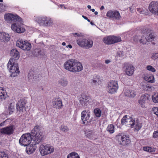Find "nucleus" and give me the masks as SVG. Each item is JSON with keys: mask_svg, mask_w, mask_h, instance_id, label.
I'll list each match as a JSON object with an SVG mask.
<instances>
[{"mask_svg": "<svg viewBox=\"0 0 158 158\" xmlns=\"http://www.w3.org/2000/svg\"><path fill=\"white\" fill-rule=\"evenodd\" d=\"M7 67L10 73L11 77L17 76L20 73L18 64L13 58H10L7 64Z\"/></svg>", "mask_w": 158, "mask_h": 158, "instance_id": "nucleus-1", "label": "nucleus"}, {"mask_svg": "<svg viewBox=\"0 0 158 158\" xmlns=\"http://www.w3.org/2000/svg\"><path fill=\"white\" fill-rule=\"evenodd\" d=\"M40 128L39 126H35L30 133L32 141L37 144L40 143L43 138L42 133L40 131Z\"/></svg>", "mask_w": 158, "mask_h": 158, "instance_id": "nucleus-2", "label": "nucleus"}, {"mask_svg": "<svg viewBox=\"0 0 158 158\" xmlns=\"http://www.w3.org/2000/svg\"><path fill=\"white\" fill-rule=\"evenodd\" d=\"M39 150L41 155L44 156L52 153L54 151V149L52 146L44 143L40 144Z\"/></svg>", "mask_w": 158, "mask_h": 158, "instance_id": "nucleus-3", "label": "nucleus"}, {"mask_svg": "<svg viewBox=\"0 0 158 158\" xmlns=\"http://www.w3.org/2000/svg\"><path fill=\"white\" fill-rule=\"evenodd\" d=\"M118 88V82L116 81H110L106 85V91L109 93L111 94L116 92Z\"/></svg>", "mask_w": 158, "mask_h": 158, "instance_id": "nucleus-4", "label": "nucleus"}, {"mask_svg": "<svg viewBox=\"0 0 158 158\" xmlns=\"http://www.w3.org/2000/svg\"><path fill=\"white\" fill-rule=\"evenodd\" d=\"M32 141L31 135L29 133L24 134L19 139V144L22 146H26Z\"/></svg>", "mask_w": 158, "mask_h": 158, "instance_id": "nucleus-5", "label": "nucleus"}, {"mask_svg": "<svg viewBox=\"0 0 158 158\" xmlns=\"http://www.w3.org/2000/svg\"><path fill=\"white\" fill-rule=\"evenodd\" d=\"M106 16L109 19L120 20L121 18V16L119 12L116 10H109L107 12Z\"/></svg>", "mask_w": 158, "mask_h": 158, "instance_id": "nucleus-6", "label": "nucleus"}, {"mask_svg": "<svg viewBox=\"0 0 158 158\" xmlns=\"http://www.w3.org/2000/svg\"><path fill=\"white\" fill-rule=\"evenodd\" d=\"M16 46L25 51L30 50L31 47V44L27 41H23L21 39L18 40L16 42Z\"/></svg>", "mask_w": 158, "mask_h": 158, "instance_id": "nucleus-7", "label": "nucleus"}, {"mask_svg": "<svg viewBox=\"0 0 158 158\" xmlns=\"http://www.w3.org/2000/svg\"><path fill=\"white\" fill-rule=\"evenodd\" d=\"M81 119L82 123L85 125L90 123L92 120L90 117V112L84 110L81 112Z\"/></svg>", "mask_w": 158, "mask_h": 158, "instance_id": "nucleus-8", "label": "nucleus"}, {"mask_svg": "<svg viewBox=\"0 0 158 158\" xmlns=\"http://www.w3.org/2000/svg\"><path fill=\"white\" fill-rule=\"evenodd\" d=\"M116 138L120 144L124 146L128 144L131 142L128 135H123L121 133L118 134L116 136Z\"/></svg>", "mask_w": 158, "mask_h": 158, "instance_id": "nucleus-9", "label": "nucleus"}, {"mask_svg": "<svg viewBox=\"0 0 158 158\" xmlns=\"http://www.w3.org/2000/svg\"><path fill=\"white\" fill-rule=\"evenodd\" d=\"M23 21H16V22L13 23L11 25L12 29L14 31L18 33H21L24 32L25 29L23 27Z\"/></svg>", "mask_w": 158, "mask_h": 158, "instance_id": "nucleus-10", "label": "nucleus"}, {"mask_svg": "<svg viewBox=\"0 0 158 158\" xmlns=\"http://www.w3.org/2000/svg\"><path fill=\"white\" fill-rule=\"evenodd\" d=\"M121 41V37L119 36H109L105 37L103 39V42L107 44H111Z\"/></svg>", "mask_w": 158, "mask_h": 158, "instance_id": "nucleus-11", "label": "nucleus"}, {"mask_svg": "<svg viewBox=\"0 0 158 158\" xmlns=\"http://www.w3.org/2000/svg\"><path fill=\"white\" fill-rule=\"evenodd\" d=\"M70 72L76 73L80 72L83 69V67L81 63L77 62L75 60L73 59L71 65Z\"/></svg>", "mask_w": 158, "mask_h": 158, "instance_id": "nucleus-12", "label": "nucleus"}, {"mask_svg": "<svg viewBox=\"0 0 158 158\" xmlns=\"http://www.w3.org/2000/svg\"><path fill=\"white\" fill-rule=\"evenodd\" d=\"M4 18L6 21L9 23H11L12 21H20L22 20V19L16 15H14L8 13L5 15Z\"/></svg>", "mask_w": 158, "mask_h": 158, "instance_id": "nucleus-13", "label": "nucleus"}, {"mask_svg": "<svg viewBox=\"0 0 158 158\" xmlns=\"http://www.w3.org/2000/svg\"><path fill=\"white\" fill-rule=\"evenodd\" d=\"M148 9L151 12L158 15V2L152 1L149 5Z\"/></svg>", "mask_w": 158, "mask_h": 158, "instance_id": "nucleus-14", "label": "nucleus"}, {"mask_svg": "<svg viewBox=\"0 0 158 158\" xmlns=\"http://www.w3.org/2000/svg\"><path fill=\"white\" fill-rule=\"evenodd\" d=\"M14 126L11 125L2 128L0 130V132L2 134L10 135L14 133Z\"/></svg>", "mask_w": 158, "mask_h": 158, "instance_id": "nucleus-15", "label": "nucleus"}, {"mask_svg": "<svg viewBox=\"0 0 158 158\" xmlns=\"http://www.w3.org/2000/svg\"><path fill=\"white\" fill-rule=\"evenodd\" d=\"M34 19L39 24H43L45 26H48L50 21L49 18L46 17H35Z\"/></svg>", "mask_w": 158, "mask_h": 158, "instance_id": "nucleus-16", "label": "nucleus"}, {"mask_svg": "<svg viewBox=\"0 0 158 158\" xmlns=\"http://www.w3.org/2000/svg\"><path fill=\"white\" fill-rule=\"evenodd\" d=\"M91 100V98L88 96L83 95L79 98V103L82 106H86Z\"/></svg>", "mask_w": 158, "mask_h": 158, "instance_id": "nucleus-17", "label": "nucleus"}, {"mask_svg": "<svg viewBox=\"0 0 158 158\" xmlns=\"http://www.w3.org/2000/svg\"><path fill=\"white\" fill-rule=\"evenodd\" d=\"M26 103L25 100H20L16 104V109L18 111L20 112H25L26 111L25 106Z\"/></svg>", "mask_w": 158, "mask_h": 158, "instance_id": "nucleus-18", "label": "nucleus"}, {"mask_svg": "<svg viewBox=\"0 0 158 158\" xmlns=\"http://www.w3.org/2000/svg\"><path fill=\"white\" fill-rule=\"evenodd\" d=\"M37 144L32 141L28 144L26 148V151L28 154H30L34 152L36 148V145Z\"/></svg>", "mask_w": 158, "mask_h": 158, "instance_id": "nucleus-19", "label": "nucleus"}, {"mask_svg": "<svg viewBox=\"0 0 158 158\" xmlns=\"http://www.w3.org/2000/svg\"><path fill=\"white\" fill-rule=\"evenodd\" d=\"M145 37L144 39L145 40L146 42V41L150 42L152 41L156 37V35L154 33H151L150 31L145 32L143 33Z\"/></svg>", "mask_w": 158, "mask_h": 158, "instance_id": "nucleus-20", "label": "nucleus"}, {"mask_svg": "<svg viewBox=\"0 0 158 158\" xmlns=\"http://www.w3.org/2000/svg\"><path fill=\"white\" fill-rule=\"evenodd\" d=\"M123 93L126 97L130 98H134L136 95V93L134 90L125 88L123 91Z\"/></svg>", "mask_w": 158, "mask_h": 158, "instance_id": "nucleus-21", "label": "nucleus"}, {"mask_svg": "<svg viewBox=\"0 0 158 158\" xmlns=\"http://www.w3.org/2000/svg\"><path fill=\"white\" fill-rule=\"evenodd\" d=\"M144 35L142 33H140L136 35L134 38L133 40L135 42L139 41L140 42L143 44H146L145 40L144 39Z\"/></svg>", "mask_w": 158, "mask_h": 158, "instance_id": "nucleus-22", "label": "nucleus"}, {"mask_svg": "<svg viewBox=\"0 0 158 158\" xmlns=\"http://www.w3.org/2000/svg\"><path fill=\"white\" fill-rule=\"evenodd\" d=\"M53 105L56 109L61 108L63 106L61 99L59 98L54 99L53 101Z\"/></svg>", "mask_w": 158, "mask_h": 158, "instance_id": "nucleus-23", "label": "nucleus"}, {"mask_svg": "<svg viewBox=\"0 0 158 158\" xmlns=\"http://www.w3.org/2000/svg\"><path fill=\"white\" fill-rule=\"evenodd\" d=\"M10 37L8 33L2 32H0V40L2 41H8L9 40Z\"/></svg>", "mask_w": 158, "mask_h": 158, "instance_id": "nucleus-24", "label": "nucleus"}, {"mask_svg": "<svg viewBox=\"0 0 158 158\" xmlns=\"http://www.w3.org/2000/svg\"><path fill=\"white\" fill-rule=\"evenodd\" d=\"M134 68L131 64H128L126 66V73L129 76L132 75L134 73Z\"/></svg>", "mask_w": 158, "mask_h": 158, "instance_id": "nucleus-25", "label": "nucleus"}, {"mask_svg": "<svg viewBox=\"0 0 158 158\" xmlns=\"http://www.w3.org/2000/svg\"><path fill=\"white\" fill-rule=\"evenodd\" d=\"M73 59L68 60L64 62V68L66 70L70 72V70L72 67V62L73 61Z\"/></svg>", "mask_w": 158, "mask_h": 158, "instance_id": "nucleus-26", "label": "nucleus"}, {"mask_svg": "<svg viewBox=\"0 0 158 158\" xmlns=\"http://www.w3.org/2000/svg\"><path fill=\"white\" fill-rule=\"evenodd\" d=\"M127 115L123 117L121 120V123L122 125H125L126 126H130L131 118H127Z\"/></svg>", "mask_w": 158, "mask_h": 158, "instance_id": "nucleus-27", "label": "nucleus"}, {"mask_svg": "<svg viewBox=\"0 0 158 158\" xmlns=\"http://www.w3.org/2000/svg\"><path fill=\"white\" fill-rule=\"evenodd\" d=\"M144 79L148 82L152 83L154 82V77L152 75L145 74L143 75Z\"/></svg>", "mask_w": 158, "mask_h": 158, "instance_id": "nucleus-28", "label": "nucleus"}, {"mask_svg": "<svg viewBox=\"0 0 158 158\" xmlns=\"http://www.w3.org/2000/svg\"><path fill=\"white\" fill-rule=\"evenodd\" d=\"M10 54L11 56L13 57V58H15V60L18 59L20 56L19 52L16 49L12 50L10 52Z\"/></svg>", "mask_w": 158, "mask_h": 158, "instance_id": "nucleus-29", "label": "nucleus"}, {"mask_svg": "<svg viewBox=\"0 0 158 158\" xmlns=\"http://www.w3.org/2000/svg\"><path fill=\"white\" fill-rule=\"evenodd\" d=\"M85 136L88 138L92 139L94 138L95 133L92 130H86L85 131Z\"/></svg>", "mask_w": 158, "mask_h": 158, "instance_id": "nucleus-30", "label": "nucleus"}, {"mask_svg": "<svg viewBox=\"0 0 158 158\" xmlns=\"http://www.w3.org/2000/svg\"><path fill=\"white\" fill-rule=\"evenodd\" d=\"M7 93L2 87H0V101H3L6 98Z\"/></svg>", "mask_w": 158, "mask_h": 158, "instance_id": "nucleus-31", "label": "nucleus"}, {"mask_svg": "<svg viewBox=\"0 0 158 158\" xmlns=\"http://www.w3.org/2000/svg\"><path fill=\"white\" fill-rule=\"evenodd\" d=\"M150 98V96L149 94H144L141 96V99L139 101V103L142 104L144 103L145 101L149 99Z\"/></svg>", "mask_w": 158, "mask_h": 158, "instance_id": "nucleus-32", "label": "nucleus"}, {"mask_svg": "<svg viewBox=\"0 0 158 158\" xmlns=\"http://www.w3.org/2000/svg\"><path fill=\"white\" fill-rule=\"evenodd\" d=\"M93 43L92 40L86 39L84 48L87 49L91 48L93 46Z\"/></svg>", "mask_w": 158, "mask_h": 158, "instance_id": "nucleus-33", "label": "nucleus"}, {"mask_svg": "<svg viewBox=\"0 0 158 158\" xmlns=\"http://www.w3.org/2000/svg\"><path fill=\"white\" fill-rule=\"evenodd\" d=\"M35 55L40 58L45 57V55L44 52L43 51L36 50L35 51Z\"/></svg>", "mask_w": 158, "mask_h": 158, "instance_id": "nucleus-34", "label": "nucleus"}, {"mask_svg": "<svg viewBox=\"0 0 158 158\" xmlns=\"http://www.w3.org/2000/svg\"><path fill=\"white\" fill-rule=\"evenodd\" d=\"M86 39L79 38L76 40V43L80 47L84 48Z\"/></svg>", "mask_w": 158, "mask_h": 158, "instance_id": "nucleus-35", "label": "nucleus"}, {"mask_svg": "<svg viewBox=\"0 0 158 158\" xmlns=\"http://www.w3.org/2000/svg\"><path fill=\"white\" fill-rule=\"evenodd\" d=\"M58 84L63 87H65L68 84V81L65 78H62L59 80Z\"/></svg>", "mask_w": 158, "mask_h": 158, "instance_id": "nucleus-36", "label": "nucleus"}, {"mask_svg": "<svg viewBox=\"0 0 158 158\" xmlns=\"http://www.w3.org/2000/svg\"><path fill=\"white\" fill-rule=\"evenodd\" d=\"M67 158H80L78 154L75 152L69 153L67 156Z\"/></svg>", "mask_w": 158, "mask_h": 158, "instance_id": "nucleus-37", "label": "nucleus"}, {"mask_svg": "<svg viewBox=\"0 0 158 158\" xmlns=\"http://www.w3.org/2000/svg\"><path fill=\"white\" fill-rule=\"evenodd\" d=\"M139 120L137 118H132L131 119V122H130V126L131 128H133L134 127L138 122Z\"/></svg>", "mask_w": 158, "mask_h": 158, "instance_id": "nucleus-38", "label": "nucleus"}, {"mask_svg": "<svg viewBox=\"0 0 158 158\" xmlns=\"http://www.w3.org/2000/svg\"><path fill=\"white\" fill-rule=\"evenodd\" d=\"M106 130L110 134H112L114 131V127L113 124H109L108 125Z\"/></svg>", "mask_w": 158, "mask_h": 158, "instance_id": "nucleus-39", "label": "nucleus"}, {"mask_svg": "<svg viewBox=\"0 0 158 158\" xmlns=\"http://www.w3.org/2000/svg\"><path fill=\"white\" fill-rule=\"evenodd\" d=\"M94 115L97 117H100L101 116L102 112L99 108H96L94 109Z\"/></svg>", "mask_w": 158, "mask_h": 158, "instance_id": "nucleus-40", "label": "nucleus"}, {"mask_svg": "<svg viewBox=\"0 0 158 158\" xmlns=\"http://www.w3.org/2000/svg\"><path fill=\"white\" fill-rule=\"evenodd\" d=\"M15 106L14 103H10L8 106V110L10 114L12 113L15 110Z\"/></svg>", "mask_w": 158, "mask_h": 158, "instance_id": "nucleus-41", "label": "nucleus"}, {"mask_svg": "<svg viewBox=\"0 0 158 158\" xmlns=\"http://www.w3.org/2000/svg\"><path fill=\"white\" fill-rule=\"evenodd\" d=\"M142 124L140 123L139 121L138 122V123H136V125L134 127L135 131H138L142 127Z\"/></svg>", "mask_w": 158, "mask_h": 158, "instance_id": "nucleus-42", "label": "nucleus"}, {"mask_svg": "<svg viewBox=\"0 0 158 158\" xmlns=\"http://www.w3.org/2000/svg\"><path fill=\"white\" fill-rule=\"evenodd\" d=\"M152 99L154 103H158V93H156L152 96Z\"/></svg>", "mask_w": 158, "mask_h": 158, "instance_id": "nucleus-43", "label": "nucleus"}, {"mask_svg": "<svg viewBox=\"0 0 158 158\" xmlns=\"http://www.w3.org/2000/svg\"><path fill=\"white\" fill-rule=\"evenodd\" d=\"M143 149L144 151L149 152H152L155 151V149L154 148H152L149 147H146L143 148Z\"/></svg>", "mask_w": 158, "mask_h": 158, "instance_id": "nucleus-44", "label": "nucleus"}, {"mask_svg": "<svg viewBox=\"0 0 158 158\" xmlns=\"http://www.w3.org/2000/svg\"><path fill=\"white\" fill-rule=\"evenodd\" d=\"M152 87V86H150L148 84H146V85H143L142 88L145 90L150 91Z\"/></svg>", "mask_w": 158, "mask_h": 158, "instance_id": "nucleus-45", "label": "nucleus"}, {"mask_svg": "<svg viewBox=\"0 0 158 158\" xmlns=\"http://www.w3.org/2000/svg\"><path fill=\"white\" fill-rule=\"evenodd\" d=\"M60 129L64 132H67L69 131V128L64 125H61L60 127Z\"/></svg>", "mask_w": 158, "mask_h": 158, "instance_id": "nucleus-46", "label": "nucleus"}, {"mask_svg": "<svg viewBox=\"0 0 158 158\" xmlns=\"http://www.w3.org/2000/svg\"><path fill=\"white\" fill-rule=\"evenodd\" d=\"M99 80L98 79H94L92 80V85H98L99 84Z\"/></svg>", "mask_w": 158, "mask_h": 158, "instance_id": "nucleus-47", "label": "nucleus"}, {"mask_svg": "<svg viewBox=\"0 0 158 158\" xmlns=\"http://www.w3.org/2000/svg\"><path fill=\"white\" fill-rule=\"evenodd\" d=\"M8 7V6L6 4L3 5L2 4V6L0 7V12H2L6 10Z\"/></svg>", "mask_w": 158, "mask_h": 158, "instance_id": "nucleus-48", "label": "nucleus"}, {"mask_svg": "<svg viewBox=\"0 0 158 158\" xmlns=\"http://www.w3.org/2000/svg\"><path fill=\"white\" fill-rule=\"evenodd\" d=\"M137 11L140 14H145L147 12V10L143 8H138L137 9Z\"/></svg>", "mask_w": 158, "mask_h": 158, "instance_id": "nucleus-49", "label": "nucleus"}, {"mask_svg": "<svg viewBox=\"0 0 158 158\" xmlns=\"http://www.w3.org/2000/svg\"><path fill=\"white\" fill-rule=\"evenodd\" d=\"M0 158H8L7 154L4 152H0Z\"/></svg>", "mask_w": 158, "mask_h": 158, "instance_id": "nucleus-50", "label": "nucleus"}, {"mask_svg": "<svg viewBox=\"0 0 158 158\" xmlns=\"http://www.w3.org/2000/svg\"><path fill=\"white\" fill-rule=\"evenodd\" d=\"M147 68L148 70L151 71L153 72H154L156 71L155 69L151 65L148 66L147 67Z\"/></svg>", "mask_w": 158, "mask_h": 158, "instance_id": "nucleus-51", "label": "nucleus"}, {"mask_svg": "<svg viewBox=\"0 0 158 158\" xmlns=\"http://www.w3.org/2000/svg\"><path fill=\"white\" fill-rule=\"evenodd\" d=\"M153 113L158 117V108L154 107L152 108Z\"/></svg>", "mask_w": 158, "mask_h": 158, "instance_id": "nucleus-52", "label": "nucleus"}, {"mask_svg": "<svg viewBox=\"0 0 158 158\" xmlns=\"http://www.w3.org/2000/svg\"><path fill=\"white\" fill-rule=\"evenodd\" d=\"M152 58L153 60H155L158 58V53H154L152 55Z\"/></svg>", "mask_w": 158, "mask_h": 158, "instance_id": "nucleus-53", "label": "nucleus"}, {"mask_svg": "<svg viewBox=\"0 0 158 158\" xmlns=\"http://www.w3.org/2000/svg\"><path fill=\"white\" fill-rule=\"evenodd\" d=\"M73 35L75 37H81L82 36V34L81 33H72Z\"/></svg>", "mask_w": 158, "mask_h": 158, "instance_id": "nucleus-54", "label": "nucleus"}, {"mask_svg": "<svg viewBox=\"0 0 158 158\" xmlns=\"http://www.w3.org/2000/svg\"><path fill=\"white\" fill-rule=\"evenodd\" d=\"M117 56L122 57L124 56V54L123 52H119L117 53Z\"/></svg>", "mask_w": 158, "mask_h": 158, "instance_id": "nucleus-55", "label": "nucleus"}, {"mask_svg": "<svg viewBox=\"0 0 158 158\" xmlns=\"http://www.w3.org/2000/svg\"><path fill=\"white\" fill-rule=\"evenodd\" d=\"M28 78L29 80H31L34 78V76H33L31 73H28Z\"/></svg>", "mask_w": 158, "mask_h": 158, "instance_id": "nucleus-56", "label": "nucleus"}, {"mask_svg": "<svg viewBox=\"0 0 158 158\" xmlns=\"http://www.w3.org/2000/svg\"><path fill=\"white\" fill-rule=\"evenodd\" d=\"M158 137V131H155L154 132L153 135V137L156 138H157Z\"/></svg>", "mask_w": 158, "mask_h": 158, "instance_id": "nucleus-57", "label": "nucleus"}, {"mask_svg": "<svg viewBox=\"0 0 158 158\" xmlns=\"http://www.w3.org/2000/svg\"><path fill=\"white\" fill-rule=\"evenodd\" d=\"M8 119H6V120L5 121H3L2 123H1L0 124V126H3L4 125V124H5V123L7 121V120Z\"/></svg>", "mask_w": 158, "mask_h": 158, "instance_id": "nucleus-58", "label": "nucleus"}, {"mask_svg": "<svg viewBox=\"0 0 158 158\" xmlns=\"http://www.w3.org/2000/svg\"><path fill=\"white\" fill-rule=\"evenodd\" d=\"M111 62L110 60H106L105 61V63L108 64Z\"/></svg>", "mask_w": 158, "mask_h": 158, "instance_id": "nucleus-59", "label": "nucleus"}, {"mask_svg": "<svg viewBox=\"0 0 158 158\" xmlns=\"http://www.w3.org/2000/svg\"><path fill=\"white\" fill-rule=\"evenodd\" d=\"M67 48H72V46L71 45L69 44L66 46Z\"/></svg>", "mask_w": 158, "mask_h": 158, "instance_id": "nucleus-60", "label": "nucleus"}, {"mask_svg": "<svg viewBox=\"0 0 158 158\" xmlns=\"http://www.w3.org/2000/svg\"><path fill=\"white\" fill-rule=\"evenodd\" d=\"M104 6H102L101 7H100V10H102L103 9H104Z\"/></svg>", "mask_w": 158, "mask_h": 158, "instance_id": "nucleus-61", "label": "nucleus"}, {"mask_svg": "<svg viewBox=\"0 0 158 158\" xmlns=\"http://www.w3.org/2000/svg\"><path fill=\"white\" fill-rule=\"evenodd\" d=\"M85 19L88 22H90V20L89 19H88L87 17H85V18L84 19Z\"/></svg>", "mask_w": 158, "mask_h": 158, "instance_id": "nucleus-62", "label": "nucleus"}, {"mask_svg": "<svg viewBox=\"0 0 158 158\" xmlns=\"http://www.w3.org/2000/svg\"><path fill=\"white\" fill-rule=\"evenodd\" d=\"M90 23L92 26L95 25L92 22H91Z\"/></svg>", "mask_w": 158, "mask_h": 158, "instance_id": "nucleus-63", "label": "nucleus"}, {"mask_svg": "<svg viewBox=\"0 0 158 158\" xmlns=\"http://www.w3.org/2000/svg\"><path fill=\"white\" fill-rule=\"evenodd\" d=\"M62 45H63V46H64V45H66V43L65 42H63L62 43Z\"/></svg>", "mask_w": 158, "mask_h": 158, "instance_id": "nucleus-64", "label": "nucleus"}]
</instances>
